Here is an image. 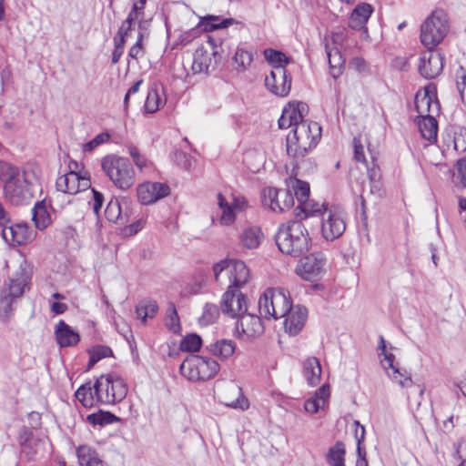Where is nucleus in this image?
Masks as SVG:
<instances>
[{
    "label": "nucleus",
    "mask_w": 466,
    "mask_h": 466,
    "mask_svg": "<svg viewBox=\"0 0 466 466\" xmlns=\"http://www.w3.org/2000/svg\"><path fill=\"white\" fill-rule=\"evenodd\" d=\"M296 159L295 167L298 168L304 169L306 171H312L316 168V163L310 158L305 159L304 157H299Z\"/></svg>",
    "instance_id": "60"
},
{
    "label": "nucleus",
    "mask_w": 466,
    "mask_h": 466,
    "mask_svg": "<svg viewBox=\"0 0 466 466\" xmlns=\"http://www.w3.org/2000/svg\"><path fill=\"white\" fill-rule=\"evenodd\" d=\"M303 376L309 386H317L320 381L321 365L316 357H309L303 362Z\"/></svg>",
    "instance_id": "26"
},
{
    "label": "nucleus",
    "mask_w": 466,
    "mask_h": 466,
    "mask_svg": "<svg viewBox=\"0 0 466 466\" xmlns=\"http://www.w3.org/2000/svg\"><path fill=\"white\" fill-rule=\"evenodd\" d=\"M323 406L318 398H309L304 403V409L307 412L316 413Z\"/></svg>",
    "instance_id": "59"
},
{
    "label": "nucleus",
    "mask_w": 466,
    "mask_h": 466,
    "mask_svg": "<svg viewBox=\"0 0 466 466\" xmlns=\"http://www.w3.org/2000/svg\"><path fill=\"white\" fill-rule=\"evenodd\" d=\"M326 52L330 66V74L334 78H337L340 76L344 65L342 55L337 48L329 49L328 46H326Z\"/></svg>",
    "instance_id": "35"
},
{
    "label": "nucleus",
    "mask_w": 466,
    "mask_h": 466,
    "mask_svg": "<svg viewBox=\"0 0 466 466\" xmlns=\"http://www.w3.org/2000/svg\"><path fill=\"white\" fill-rule=\"evenodd\" d=\"M32 219L39 230L46 229L52 222L46 200L37 201L32 208Z\"/></svg>",
    "instance_id": "28"
},
{
    "label": "nucleus",
    "mask_w": 466,
    "mask_h": 466,
    "mask_svg": "<svg viewBox=\"0 0 466 466\" xmlns=\"http://www.w3.org/2000/svg\"><path fill=\"white\" fill-rule=\"evenodd\" d=\"M346 229L344 213L337 208H329L321 218V232L326 240L332 241L339 238Z\"/></svg>",
    "instance_id": "15"
},
{
    "label": "nucleus",
    "mask_w": 466,
    "mask_h": 466,
    "mask_svg": "<svg viewBox=\"0 0 466 466\" xmlns=\"http://www.w3.org/2000/svg\"><path fill=\"white\" fill-rule=\"evenodd\" d=\"M219 315V309L217 305L207 303L204 306L203 314L199 319L201 324L209 325L213 323Z\"/></svg>",
    "instance_id": "45"
},
{
    "label": "nucleus",
    "mask_w": 466,
    "mask_h": 466,
    "mask_svg": "<svg viewBox=\"0 0 466 466\" xmlns=\"http://www.w3.org/2000/svg\"><path fill=\"white\" fill-rule=\"evenodd\" d=\"M456 87L461 96V100L464 98L466 91V68L460 66L455 72Z\"/></svg>",
    "instance_id": "48"
},
{
    "label": "nucleus",
    "mask_w": 466,
    "mask_h": 466,
    "mask_svg": "<svg viewBox=\"0 0 466 466\" xmlns=\"http://www.w3.org/2000/svg\"><path fill=\"white\" fill-rule=\"evenodd\" d=\"M175 160L178 165L182 166L184 168H189L190 167V160L187 155L183 151L177 150L175 152Z\"/></svg>",
    "instance_id": "64"
},
{
    "label": "nucleus",
    "mask_w": 466,
    "mask_h": 466,
    "mask_svg": "<svg viewBox=\"0 0 466 466\" xmlns=\"http://www.w3.org/2000/svg\"><path fill=\"white\" fill-rule=\"evenodd\" d=\"M345 456V444L342 441H338L329 449L326 454V461L329 466H346Z\"/></svg>",
    "instance_id": "32"
},
{
    "label": "nucleus",
    "mask_w": 466,
    "mask_h": 466,
    "mask_svg": "<svg viewBox=\"0 0 466 466\" xmlns=\"http://www.w3.org/2000/svg\"><path fill=\"white\" fill-rule=\"evenodd\" d=\"M293 191L294 195L299 201V205H301L303 202L309 199V184L308 182L302 181L298 178L290 179V185H289Z\"/></svg>",
    "instance_id": "39"
},
{
    "label": "nucleus",
    "mask_w": 466,
    "mask_h": 466,
    "mask_svg": "<svg viewBox=\"0 0 466 466\" xmlns=\"http://www.w3.org/2000/svg\"><path fill=\"white\" fill-rule=\"evenodd\" d=\"M299 208L300 209V212L297 213L296 216L300 217V219L317 215H321L323 217V213L326 212V210H329L324 203L320 204L309 199L299 205L297 209Z\"/></svg>",
    "instance_id": "33"
},
{
    "label": "nucleus",
    "mask_w": 466,
    "mask_h": 466,
    "mask_svg": "<svg viewBox=\"0 0 466 466\" xmlns=\"http://www.w3.org/2000/svg\"><path fill=\"white\" fill-rule=\"evenodd\" d=\"M31 270L25 263L9 279L7 286L0 290V319L7 322L14 310L13 304L23 296L29 285Z\"/></svg>",
    "instance_id": "4"
},
{
    "label": "nucleus",
    "mask_w": 466,
    "mask_h": 466,
    "mask_svg": "<svg viewBox=\"0 0 466 466\" xmlns=\"http://www.w3.org/2000/svg\"><path fill=\"white\" fill-rule=\"evenodd\" d=\"M158 310V306L156 301L147 300L141 301L136 307V314L137 318H140L143 322L146 321L147 318H153Z\"/></svg>",
    "instance_id": "41"
},
{
    "label": "nucleus",
    "mask_w": 466,
    "mask_h": 466,
    "mask_svg": "<svg viewBox=\"0 0 466 466\" xmlns=\"http://www.w3.org/2000/svg\"><path fill=\"white\" fill-rule=\"evenodd\" d=\"M279 197L280 208H279V212H284L294 205V196L292 192L289 189H279Z\"/></svg>",
    "instance_id": "47"
},
{
    "label": "nucleus",
    "mask_w": 466,
    "mask_h": 466,
    "mask_svg": "<svg viewBox=\"0 0 466 466\" xmlns=\"http://www.w3.org/2000/svg\"><path fill=\"white\" fill-rule=\"evenodd\" d=\"M449 24L446 14L436 10L420 25V42L427 49H434L446 36Z\"/></svg>",
    "instance_id": "9"
},
{
    "label": "nucleus",
    "mask_w": 466,
    "mask_h": 466,
    "mask_svg": "<svg viewBox=\"0 0 466 466\" xmlns=\"http://www.w3.org/2000/svg\"><path fill=\"white\" fill-rule=\"evenodd\" d=\"M350 66L360 73L364 72L367 69L365 60L362 57L359 56L353 57L350 60Z\"/></svg>",
    "instance_id": "63"
},
{
    "label": "nucleus",
    "mask_w": 466,
    "mask_h": 466,
    "mask_svg": "<svg viewBox=\"0 0 466 466\" xmlns=\"http://www.w3.org/2000/svg\"><path fill=\"white\" fill-rule=\"evenodd\" d=\"M101 167L114 186L127 190L135 184V170L128 158L115 154L101 159Z\"/></svg>",
    "instance_id": "6"
},
{
    "label": "nucleus",
    "mask_w": 466,
    "mask_h": 466,
    "mask_svg": "<svg viewBox=\"0 0 466 466\" xmlns=\"http://www.w3.org/2000/svg\"><path fill=\"white\" fill-rule=\"evenodd\" d=\"M2 227L3 238L7 243L22 245L30 238L28 227L25 224L5 223Z\"/></svg>",
    "instance_id": "22"
},
{
    "label": "nucleus",
    "mask_w": 466,
    "mask_h": 466,
    "mask_svg": "<svg viewBox=\"0 0 466 466\" xmlns=\"http://www.w3.org/2000/svg\"><path fill=\"white\" fill-rule=\"evenodd\" d=\"M325 264L324 254L320 251L313 252L299 260L296 273L305 280L316 281L323 276Z\"/></svg>",
    "instance_id": "13"
},
{
    "label": "nucleus",
    "mask_w": 466,
    "mask_h": 466,
    "mask_svg": "<svg viewBox=\"0 0 466 466\" xmlns=\"http://www.w3.org/2000/svg\"><path fill=\"white\" fill-rule=\"evenodd\" d=\"M170 314L167 321V326L173 333H177L180 330L179 318L174 303L169 304Z\"/></svg>",
    "instance_id": "51"
},
{
    "label": "nucleus",
    "mask_w": 466,
    "mask_h": 466,
    "mask_svg": "<svg viewBox=\"0 0 466 466\" xmlns=\"http://www.w3.org/2000/svg\"><path fill=\"white\" fill-rule=\"evenodd\" d=\"M142 17H143L142 14H138L137 12L134 13V9L132 8L131 11L128 14L127 18L123 22L122 25L120 26V28L118 30V35H127L128 32L132 28V23L135 20H137V19L142 18Z\"/></svg>",
    "instance_id": "52"
},
{
    "label": "nucleus",
    "mask_w": 466,
    "mask_h": 466,
    "mask_svg": "<svg viewBox=\"0 0 466 466\" xmlns=\"http://www.w3.org/2000/svg\"><path fill=\"white\" fill-rule=\"evenodd\" d=\"M443 56L434 50L427 49L420 57L419 72L426 79H433L438 76L443 69Z\"/></svg>",
    "instance_id": "18"
},
{
    "label": "nucleus",
    "mask_w": 466,
    "mask_h": 466,
    "mask_svg": "<svg viewBox=\"0 0 466 466\" xmlns=\"http://www.w3.org/2000/svg\"><path fill=\"white\" fill-rule=\"evenodd\" d=\"M122 212V202L118 201L117 199L111 200L105 209V216L110 222H114L118 225H124L127 223V218L123 216Z\"/></svg>",
    "instance_id": "34"
},
{
    "label": "nucleus",
    "mask_w": 466,
    "mask_h": 466,
    "mask_svg": "<svg viewBox=\"0 0 466 466\" xmlns=\"http://www.w3.org/2000/svg\"><path fill=\"white\" fill-rule=\"evenodd\" d=\"M68 204L72 207L73 209L76 210V219H84L85 218V210L86 208V198L76 197L70 200H68Z\"/></svg>",
    "instance_id": "49"
},
{
    "label": "nucleus",
    "mask_w": 466,
    "mask_h": 466,
    "mask_svg": "<svg viewBox=\"0 0 466 466\" xmlns=\"http://www.w3.org/2000/svg\"><path fill=\"white\" fill-rule=\"evenodd\" d=\"M18 441L21 447V452L29 461H35L43 457L47 446V440L35 437L33 432L25 427L20 430Z\"/></svg>",
    "instance_id": "14"
},
{
    "label": "nucleus",
    "mask_w": 466,
    "mask_h": 466,
    "mask_svg": "<svg viewBox=\"0 0 466 466\" xmlns=\"http://www.w3.org/2000/svg\"><path fill=\"white\" fill-rule=\"evenodd\" d=\"M321 136V127L314 121L302 122L287 137V152L294 158L305 157L317 145Z\"/></svg>",
    "instance_id": "5"
},
{
    "label": "nucleus",
    "mask_w": 466,
    "mask_h": 466,
    "mask_svg": "<svg viewBox=\"0 0 466 466\" xmlns=\"http://www.w3.org/2000/svg\"><path fill=\"white\" fill-rule=\"evenodd\" d=\"M119 39H115V48L112 53V63L116 64L124 53V46L126 42V35H118Z\"/></svg>",
    "instance_id": "53"
},
{
    "label": "nucleus",
    "mask_w": 466,
    "mask_h": 466,
    "mask_svg": "<svg viewBox=\"0 0 466 466\" xmlns=\"http://www.w3.org/2000/svg\"><path fill=\"white\" fill-rule=\"evenodd\" d=\"M293 307L289 294L283 289H268L258 299V312L265 319L285 317Z\"/></svg>",
    "instance_id": "8"
},
{
    "label": "nucleus",
    "mask_w": 466,
    "mask_h": 466,
    "mask_svg": "<svg viewBox=\"0 0 466 466\" xmlns=\"http://www.w3.org/2000/svg\"><path fill=\"white\" fill-rule=\"evenodd\" d=\"M86 395H87V383L82 384L78 390H76L75 396L76 399L81 403L84 408L87 407L86 403Z\"/></svg>",
    "instance_id": "62"
},
{
    "label": "nucleus",
    "mask_w": 466,
    "mask_h": 466,
    "mask_svg": "<svg viewBox=\"0 0 466 466\" xmlns=\"http://www.w3.org/2000/svg\"><path fill=\"white\" fill-rule=\"evenodd\" d=\"M431 102L432 98L427 91L421 97L418 95L415 96V107L420 118L418 121L419 130L421 137L430 142L436 140L438 132L437 120L432 116L424 115L431 110Z\"/></svg>",
    "instance_id": "12"
},
{
    "label": "nucleus",
    "mask_w": 466,
    "mask_h": 466,
    "mask_svg": "<svg viewBox=\"0 0 466 466\" xmlns=\"http://www.w3.org/2000/svg\"><path fill=\"white\" fill-rule=\"evenodd\" d=\"M235 220L234 207L227 206L226 208L222 209L220 217V222L223 225L228 226Z\"/></svg>",
    "instance_id": "58"
},
{
    "label": "nucleus",
    "mask_w": 466,
    "mask_h": 466,
    "mask_svg": "<svg viewBox=\"0 0 466 466\" xmlns=\"http://www.w3.org/2000/svg\"><path fill=\"white\" fill-rule=\"evenodd\" d=\"M265 86L275 96H287L291 88V76L285 67L277 66L266 76Z\"/></svg>",
    "instance_id": "16"
},
{
    "label": "nucleus",
    "mask_w": 466,
    "mask_h": 466,
    "mask_svg": "<svg viewBox=\"0 0 466 466\" xmlns=\"http://www.w3.org/2000/svg\"><path fill=\"white\" fill-rule=\"evenodd\" d=\"M55 335L58 345L62 348L75 346L80 339L78 332L64 320H60L56 326Z\"/></svg>",
    "instance_id": "24"
},
{
    "label": "nucleus",
    "mask_w": 466,
    "mask_h": 466,
    "mask_svg": "<svg viewBox=\"0 0 466 466\" xmlns=\"http://www.w3.org/2000/svg\"><path fill=\"white\" fill-rule=\"evenodd\" d=\"M220 59L217 40L208 35L206 45L198 47L193 55L191 69L194 74H208L216 68Z\"/></svg>",
    "instance_id": "11"
},
{
    "label": "nucleus",
    "mask_w": 466,
    "mask_h": 466,
    "mask_svg": "<svg viewBox=\"0 0 466 466\" xmlns=\"http://www.w3.org/2000/svg\"><path fill=\"white\" fill-rule=\"evenodd\" d=\"M374 9L371 5L367 3H362L358 5L352 11L349 25L354 30H361L364 29L365 32L368 31L366 27V24L373 13Z\"/></svg>",
    "instance_id": "23"
},
{
    "label": "nucleus",
    "mask_w": 466,
    "mask_h": 466,
    "mask_svg": "<svg viewBox=\"0 0 466 466\" xmlns=\"http://www.w3.org/2000/svg\"><path fill=\"white\" fill-rule=\"evenodd\" d=\"M142 39L143 34L139 32L137 42L133 46L130 47L128 51V57L132 59H138L143 56L144 52L142 47Z\"/></svg>",
    "instance_id": "54"
},
{
    "label": "nucleus",
    "mask_w": 466,
    "mask_h": 466,
    "mask_svg": "<svg viewBox=\"0 0 466 466\" xmlns=\"http://www.w3.org/2000/svg\"><path fill=\"white\" fill-rule=\"evenodd\" d=\"M353 147H354V158L358 162H366L365 155H364V147L358 137L353 138Z\"/></svg>",
    "instance_id": "57"
},
{
    "label": "nucleus",
    "mask_w": 466,
    "mask_h": 466,
    "mask_svg": "<svg viewBox=\"0 0 466 466\" xmlns=\"http://www.w3.org/2000/svg\"><path fill=\"white\" fill-rule=\"evenodd\" d=\"M458 177L463 187H466V157H463L457 162Z\"/></svg>",
    "instance_id": "61"
},
{
    "label": "nucleus",
    "mask_w": 466,
    "mask_h": 466,
    "mask_svg": "<svg viewBox=\"0 0 466 466\" xmlns=\"http://www.w3.org/2000/svg\"><path fill=\"white\" fill-rule=\"evenodd\" d=\"M212 354L221 360H227L233 355L236 344L231 339H219L208 346Z\"/></svg>",
    "instance_id": "31"
},
{
    "label": "nucleus",
    "mask_w": 466,
    "mask_h": 466,
    "mask_svg": "<svg viewBox=\"0 0 466 466\" xmlns=\"http://www.w3.org/2000/svg\"><path fill=\"white\" fill-rule=\"evenodd\" d=\"M127 152L138 169L143 170L145 167H147V160L144 156L140 154L137 147L133 145L127 146Z\"/></svg>",
    "instance_id": "50"
},
{
    "label": "nucleus",
    "mask_w": 466,
    "mask_h": 466,
    "mask_svg": "<svg viewBox=\"0 0 466 466\" xmlns=\"http://www.w3.org/2000/svg\"><path fill=\"white\" fill-rule=\"evenodd\" d=\"M31 172L0 161V178L4 181V197L13 205L28 203L34 197Z\"/></svg>",
    "instance_id": "2"
},
{
    "label": "nucleus",
    "mask_w": 466,
    "mask_h": 466,
    "mask_svg": "<svg viewBox=\"0 0 466 466\" xmlns=\"http://www.w3.org/2000/svg\"><path fill=\"white\" fill-rule=\"evenodd\" d=\"M89 189L93 193V199H94L93 211H94L95 215L98 218L99 210L101 209L103 203H104V196L102 193H100L94 187H91L90 185H89Z\"/></svg>",
    "instance_id": "56"
},
{
    "label": "nucleus",
    "mask_w": 466,
    "mask_h": 466,
    "mask_svg": "<svg viewBox=\"0 0 466 466\" xmlns=\"http://www.w3.org/2000/svg\"><path fill=\"white\" fill-rule=\"evenodd\" d=\"M238 321L236 323V329L248 337L259 336L264 331V326L260 319V317L248 313H242L238 315Z\"/></svg>",
    "instance_id": "21"
},
{
    "label": "nucleus",
    "mask_w": 466,
    "mask_h": 466,
    "mask_svg": "<svg viewBox=\"0 0 466 466\" xmlns=\"http://www.w3.org/2000/svg\"><path fill=\"white\" fill-rule=\"evenodd\" d=\"M127 385L119 377L100 376L95 382L93 388L89 386V397L101 404H115L126 398Z\"/></svg>",
    "instance_id": "7"
},
{
    "label": "nucleus",
    "mask_w": 466,
    "mask_h": 466,
    "mask_svg": "<svg viewBox=\"0 0 466 466\" xmlns=\"http://www.w3.org/2000/svg\"><path fill=\"white\" fill-rule=\"evenodd\" d=\"M181 374L191 381H205L213 378L219 370L218 363L208 357L191 355L179 367Z\"/></svg>",
    "instance_id": "10"
},
{
    "label": "nucleus",
    "mask_w": 466,
    "mask_h": 466,
    "mask_svg": "<svg viewBox=\"0 0 466 466\" xmlns=\"http://www.w3.org/2000/svg\"><path fill=\"white\" fill-rule=\"evenodd\" d=\"M284 318L285 331L290 336H296L302 330L306 324L308 309L304 306L295 305Z\"/></svg>",
    "instance_id": "20"
},
{
    "label": "nucleus",
    "mask_w": 466,
    "mask_h": 466,
    "mask_svg": "<svg viewBox=\"0 0 466 466\" xmlns=\"http://www.w3.org/2000/svg\"><path fill=\"white\" fill-rule=\"evenodd\" d=\"M163 92V86L158 84H153L149 87L144 106L147 113H155L166 103V98L161 96Z\"/></svg>",
    "instance_id": "27"
},
{
    "label": "nucleus",
    "mask_w": 466,
    "mask_h": 466,
    "mask_svg": "<svg viewBox=\"0 0 466 466\" xmlns=\"http://www.w3.org/2000/svg\"><path fill=\"white\" fill-rule=\"evenodd\" d=\"M218 16L208 15L203 18V26L206 31H214L220 28H227L228 26L233 25L235 20L233 18H225L222 19L219 23Z\"/></svg>",
    "instance_id": "42"
},
{
    "label": "nucleus",
    "mask_w": 466,
    "mask_h": 466,
    "mask_svg": "<svg viewBox=\"0 0 466 466\" xmlns=\"http://www.w3.org/2000/svg\"><path fill=\"white\" fill-rule=\"evenodd\" d=\"M382 355L384 356V360H386L388 364V366H383L384 369H390L392 371L391 373H389V376L397 383H399L402 388L411 387L413 381L411 380L410 375L408 374L406 370L401 371L400 368L397 365H395V356L388 351H386Z\"/></svg>",
    "instance_id": "25"
},
{
    "label": "nucleus",
    "mask_w": 466,
    "mask_h": 466,
    "mask_svg": "<svg viewBox=\"0 0 466 466\" xmlns=\"http://www.w3.org/2000/svg\"><path fill=\"white\" fill-rule=\"evenodd\" d=\"M57 190L73 196L84 194L87 189V173L68 171L56 181Z\"/></svg>",
    "instance_id": "17"
},
{
    "label": "nucleus",
    "mask_w": 466,
    "mask_h": 466,
    "mask_svg": "<svg viewBox=\"0 0 466 466\" xmlns=\"http://www.w3.org/2000/svg\"><path fill=\"white\" fill-rule=\"evenodd\" d=\"M227 390L229 393L237 396L232 401L225 400V405L233 409H240L242 410H247L249 406L248 400L243 396L241 389L235 384H229L227 387Z\"/></svg>",
    "instance_id": "36"
},
{
    "label": "nucleus",
    "mask_w": 466,
    "mask_h": 466,
    "mask_svg": "<svg viewBox=\"0 0 466 466\" xmlns=\"http://www.w3.org/2000/svg\"><path fill=\"white\" fill-rule=\"evenodd\" d=\"M113 356V350L108 346L96 345L89 348V370L99 360Z\"/></svg>",
    "instance_id": "38"
},
{
    "label": "nucleus",
    "mask_w": 466,
    "mask_h": 466,
    "mask_svg": "<svg viewBox=\"0 0 466 466\" xmlns=\"http://www.w3.org/2000/svg\"><path fill=\"white\" fill-rule=\"evenodd\" d=\"M110 137L111 135L107 131L96 135L93 139L89 140V151L107 143L110 140Z\"/></svg>",
    "instance_id": "55"
},
{
    "label": "nucleus",
    "mask_w": 466,
    "mask_h": 466,
    "mask_svg": "<svg viewBox=\"0 0 466 466\" xmlns=\"http://www.w3.org/2000/svg\"><path fill=\"white\" fill-rule=\"evenodd\" d=\"M264 55L268 62L272 66V68L277 66L285 67L289 64V57L282 52L274 49H266Z\"/></svg>",
    "instance_id": "44"
},
{
    "label": "nucleus",
    "mask_w": 466,
    "mask_h": 466,
    "mask_svg": "<svg viewBox=\"0 0 466 466\" xmlns=\"http://www.w3.org/2000/svg\"><path fill=\"white\" fill-rule=\"evenodd\" d=\"M119 420L120 418L117 416L109 411H104L103 410H98L97 413L89 414V424H93L94 426H105Z\"/></svg>",
    "instance_id": "40"
},
{
    "label": "nucleus",
    "mask_w": 466,
    "mask_h": 466,
    "mask_svg": "<svg viewBox=\"0 0 466 466\" xmlns=\"http://www.w3.org/2000/svg\"><path fill=\"white\" fill-rule=\"evenodd\" d=\"M263 238V233L258 227H249L246 228L241 236L240 242L243 248L253 249L258 248Z\"/></svg>",
    "instance_id": "30"
},
{
    "label": "nucleus",
    "mask_w": 466,
    "mask_h": 466,
    "mask_svg": "<svg viewBox=\"0 0 466 466\" xmlns=\"http://www.w3.org/2000/svg\"><path fill=\"white\" fill-rule=\"evenodd\" d=\"M202 345L201 337L196 333L185 336L179 345L182 351L196 352L198 351Z\"/></svg>",
    "instance_id": "43"
},
{
    "label": "nucleus",
    "mask_w": 466,
    "mask_h": 466,
    "mask_svg": "<svg viewBox=\"0 0 466 466\" xmlns=\"http://www.w3.org/2000/svg\"><path fill=\"white\" fill-rule=\"evenodd\" d=\"M169 193V187L160 182H144L137 188L138 201L143 205L153 204L168 196Z\"/></svg>",
    "instance_id": "19"
},
{
    "label": "nucleus",
    "mask_w": 466,
    "mask_h": 466,
    "mask_svg": "<svg viewBox=\"0 0 466 466\" xmlns=\"http://www.w3.org/2000/svg\"><path fill=\"white\" fill-rule=\"evenodd\" d=\"M215 279L220 282L223 272L228 277L229 286L223 294L220 309L223 314L237 318L248 310L246 297L239 291L249 278V271L246 264L241 260H221L213 266Z\"/></svg>",
    "instance_id": "1"
},
{
    "label": "nucleus",
    "mask_w": 466,
    "mask_h": 466,
    "mask_svg": "<svg viewBox=\"0 0 466 466\" xmlns=\"http://www.w3.org/2000/svg\"><path fill=\"white\" fill-rule=\"evenodd\" d=\"M308 111L307 104L303 102H289L284 108L283 112L287 115L289 121H291L295 127L297 125L305 122L304 116Z\"/></svg>",
    "instance_id": "29"
},
{
    "label": "nucleus",
    "mask_w": 466,
    "mask_h": 466,
    "mask_svg": "<svg viewBox=\"0 0 466 466\" xmlns=\"http://www.w3.org/2000/svg\"><path fill=\"white\" fill-rule=\"evenodd\" d=\"M233 58L238 66L244 70L252 62L253 56L243 48H238Z\"/></svg>",
    "instance_id": "46"
},
{
    "label": "nucleus",
    "mask_w": 466,
    "mask_h": 466,
    "mask_svg": "<svg viewBox=\"0 0 466 466\" xmlns=\"http://www.w3.org/2000/svg\"><path fill=\"white\" fill-rule=\"evenodd\" d=\"M275 242L281 253L299 258L309 251L311 238L301 220L295 219L279 225Z\"/></svg>",
    "instance_id": "3"
},
{
    "label": "nucleus",
    "mask_w": 466,
    "mask_h": 466,
    "mask_svg": "<svg viewBox=\"0 0 466 466\" xmlns=\"http://www.w3.org/2000/svg\"><path fill=\"white\" fill-rule=\"evenodd\" d=\"M262 203L265 207L270 208L273 212H279L280 208L279 189L275 187H266L261 194Z\"/></svg>",
    "instance_id": "37"
}]
</instances>
